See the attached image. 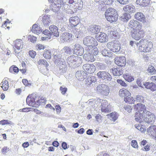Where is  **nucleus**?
I'll list each match as a JSON object with an SVG mask.
<instances>
[{"mask_svg": "<svg viewBox=\"0 0 156 156\" xmlns=\"http://www.w3.org/2000/svg\"><path fill=\"white\" fill-rule=\"evenodd\" d=\"M80 23V19L77 16L70 17L69 19V24L72 28L76 26Z\"/></svg>", "mask_w": 156, "mask_h": 156, "instance_id": "nucleus-13", "label": "nucleus"}, {"mask_svg": "<svg viewBox=\"0 0 156 156\" xmlns=\"http://www.w3.org/2000/svg\"><path fill=\"white\" fill-rule=\"evenodd\" d=\"M112 73L115 76H119L122 73L118 68H113L112 69Z\"/></svg>", "mask_w": 156, "mask_h": 156, "instance_id": "nucleus-42", "label": "nucleus"}, {"mask_svg": "<svg viewBox=\"0 0 156 156\" xmlns=\"http://www.w3.org/2000/svg\"><path fill=\"white\" fill-rule=\"evenodd\" d=\"M100 28L99 26L96 25H92L90 27L89 30L92 33L95 34H97V32L100 30Z\"/></svg>", "mask_w": 156, "mask_h": 156, "instance_id": "nucleus-34", "label": "nucleus"}, {"mask_svg": "<svg viewBox=\"0 0 156 156\" xmlns=\"http://www.w3.org/2000/svg\"><path fill=\"white\" fill-rule=\"evenodd\" d=\"M145 111L142 112H136L135 113L134 118L135 121L139 123L143 122L144 120V115Z\"/></svg>", "mask_w": 156, "mask_h": 156, "instance_id": "nucleus-14", "label": "nucleus"}, {"mask_svg": "<svg viewBox=\"0 0 156 156\" xmlns=\"http://www.w3.org/2000/svg\"><path fill=\"white\" fill-rule=\"evenodd\" d=\"M149 0H136V3L141 6H146L149 4Z\"/></svg>", "mask_w": 156, "mask_h": 156, "instance_id": "nucleus-32", "label": "nucleus"}, {"mask_svg": "<svg viewBox=\"0 0 156 156\" xmlns=\"http://www.w3.org/2000/svg\"><path fill=\"white\" fill-rule=\"evenodd\" d=\"M31 108H25L20 110V111L21 112H28L32 111Z\"/></svg>", "mask_w": 156, "mask_h": 156, "instance_id": "nucleus-58", "label": "nucleus"}, {"mask_svg": "<svg viewBox=\"0 0 156 156\" xmlns=\"http://www.w3.org/2000/svg\"><path fill=\"white\" fill-rule=\"evenodd\" d=\"M130 34L133 38L136 40H139L144 37L145 32L142 28H133L130 31Z\"/></svg>", "mask_w": 156, "mask_h": 156, "instance_id": "nucleus-3", "label": "nucleus"}, {"mask_svg": "<svg viewBox=\"0 0 156 156\" xmlns=\"http://www.w3.org/2000/svg\"><path fill=\"white\" fill-rule=\"evenodd\" d=\"M106 19L111 23L116 22L118 20V15L116 11L112 8H109L105 13Z\"/></svg>", "mask_w": 156, "mask_h": 156, "instance_id": "nucleus-2", "label": "nucleus"}, {"mask_svg": "<svg viewBox=\"0 0 156 156\" xmlns=\"http://www.w3.org/2000/svg\"><path fill=\"white\" fill-rule=\"evenodd\" d=\"M36 38L34 36L29 35L28 36V40L31 42L34 43L36 41Z\"/></svg>", "mask_w": 156, "mask_h": 156, "instance_id": "nucleus-61", "label": "nucleus"}, {"mask_svg": "<svg viewBox=\"0 0 156 156\" xmlns=\"http://www.w3.org/2000/svg\"><path fill=\"white\" fill-rule=\"evenodd\" d=\"M9 71L11 73H18L19 71V69L15 66L13 65L10 67Z\"/></svg>", "mask_w": 156, "mask_h": 156, "instance_id": "nucleus-49", "label": "nucleus"}, {"mask_svg": "<svg viewBox=\"0 0 156 156\" xmlns=\"http://www.w3.org/2000/svg\"><path fill=\"white\" fill-rule=\"evenodd\" d=\"M69 59L71 63L76 66L79 64L82 60L81 58L78 56H72L70 57Z\"/></svg>", "mask_w": 156, "mask_h": 156, "instance_id": "nucleus-23", "label": "nucleus"}, {"mask_svg": "<svg viewBox=\"0 0 156 156\" xmlns=\"http://www.w3.org/2000/svg\"><path fill=\"white\" fill-rule=\"evenodd\" d=\"M133 108L136 112H143L145 110L146 106L144 105L139 103L133 105Z\"/></svg>", "mask_w": 156, "mask_h": 156, "instance_id": "nucleus-21", "label": "nucleus"}, {"mask_svg": "<svg viewBox=\"0 0 156 156\" xmlns=\"http://www.w3.org/2000/svg\"><path fill=\"white\" fill-rule=\"evenodd\" d=\"M119 95L122 98L124 97V98L127 96H130L131 95V94L126 89L122 88L120 89L119 91Z\"/></svg>", "mask_w": 156, "mask_h": 156, "instance_id": "nucleus-22", "label": "nucleus"}, {"mask_svg": "<svg viewBox=\"0 0 156 156\" xmlns=\"http://www.w3.org/2000/svg\"><path fill=\"white\" fill-rule=\"evenodd\" d=\"M115 62L118 66L124 67L126 64V59L124 56L117 57L115 58Z\"/></svg>", "mask_w": 156, "mask_h": 156, "instance_id": "nucleus-10", "label": "nucleus"}, {"mask_svg": "<svg viewBox=\"0 0 156 156\" xmlns=\"http://www.w3.org/2000/svg\"><path fill=\"white\" fill-rule=\"evenodd\" d=\"M39 29L40 28L37 25L34 24L33 25L32 28L31 29V31L34 34H37L39 33Z\"/></svg>", "mask_w": 156, "mask_h": 156, "instance_id": "nucleus-44", "label": "nucleus"}, {"mask_svg": "<svg viewBox=\"0 0 156 156\" xmlns=\"http://www.w3.org/2000/svg\"><path fill=\"white\" fill-rule=\"evenodd\" d=\"M135 18L137 20L143 23L146 22V19L144 15L142 12H137L135 15Z\"/></svg>", "mask_w": 156, "mask_h": 156, "instance_id": "nucleus-27", "label": "nucleus"}, {"mask_svg": "<svg viewBox=\"0 0 156 156\" xmlns=\"http://www.w3.org/2000/svg\"><path fill=\"white\" fill-rule=\"evenodd\" d=\"M108 116H109L111 118L110 120L114 122L116 120L118 117L119 115L117 112H114L107 115Z\"/></svg>", "mask_w": 156, "mask_h": 156, "instance_id": "nucleus-37", "label": "nucleus"}, {"mask_svg": "<svg viewBox=\"0 0 156 156\" xmlns=\"http://www.w3.org/2000/svg\"><path fill=\"white\" fill-rule=\"evenodd\" d=\"M122 77L126 81L129 82H131L134 80L133 76H132L131 74L126 73L122 75Z\"/></svg>", "mask_w": 156, "mask_h": 156, "instance_id": "nucleus-31", "label": "nucleus"}, {"mask_svg": "<svg viewBox=\"0 0 156 156\" xmlns=\"http://www.w3.org/2000/svg\"><path fill=\"white\" fill-rule=\"evenodd\" d=\"M101 53L103 55L105 56L110 57L112 55V53L105 49H104L101 51Z\"/></svg>", "mask_w": 156, "mask_h": 156, "instance_id": "nucleus-47", "label": "nucleus"}, {"mask_svg": "<svg viewBox=\"0 0 156 156\" xmlns=\"http://www.w3.org/2000/svg\"><path fill=\"white\" fill-rule=\"evenodd\" d=\"M50 20L49 16L47 15L44 16L42 18V21L44 26H47L50 23Z\"/></svg>", "mask_w": 156, "mask_h": 156, "instance_id": "nucleus-45", "label": "nucleus"}, {"mask_svg": "<svg viewBox=\"0 0 156 156\" xmlns=\"http://www.w3.org/2000/svg\"><path fill=\"white\" fill-rule=\"evenodd\" d=\"M87 52H90L93 56L97 55L98 53V49L96 46L87 47Z\"/></svg>", "mask_w": 156, "mask_h": 156, "instance_id": "nucleus-26", "label": "nucleus"}, {"mask_svg": "<svg viewBox=\"0 0 156 156\" xmlns=\"http://www.w3.org/2000/svg\"><path fill=\"white\" fill-rule=\"evenodd\" d=\"M97 90L103 96L108 95L110 92L108 87L104 84L98 85L97 87Z\"/></svg>", "mask_w": 156, "mask_h": 156, "instance_id": "nucleus-5", "label": "nucleus"}, {"mask_svg": "<svg viewBox=\"0 0 156 156\" xmlns=\"http://www.w3.org/2000/svg\"><path fill=\"white\" fill-rule=\"evenodd\" d=\"M46 101V100L45 98L43 97L38 98V100L36 101L37 104L39 105L41 104L42 103H45Z\"/></svg>", "mask_w": 156, "mask_h": 156, "instance_id": "nucleus-52", "label": "nucleus"}, {"mask_svg": "<svg viewBox=\"0 0 156 156\" xmlns=\"http://www.w3.org/2000/svg\"><path fill=\"white\" fill-rule=\"evenodd\" d=\"M83 68L86 73L91 74L94 73L96 69L95 66L93 64H86L83 66Z\"/></svg>", "mask_w": 156, "mask_h": 156, "instance_id": "nucleus-8", "label": "nucleus"}, {"mask_svg": "<svg viewBox=\"0 0 156 156\" xmlns=\"http://www.w3.org/2000/svg\"><path fill=\"white\" fill-rule=\"evenodd\" d=\"M135 126L136 128L141 132H144L146 130L144 126L141 124L136 125Z\"/></svg>", "mask_w": 156, "mask_h": 156, "instance_id": "nucleus-53", "label": "nucleus"}, {"mask_svg": "<svg viewBox=\"0 0 156 156\" xmlns=\"http://www.w3.org/2000/svg\"><path fill=\"white\" fill-rule=\"evenodd\" d=\"M72 35L67 32L63 33L60 37V40L63 41H67L72 40Z\"/></svg>", "mask_w": 156, "mask_h": 156, "instance_id": "nucleus-20", "label": "nucleus"}, {"mask_svg": "<svg viewBox=\"0 0 156 156\" xmlns=\"http://www.w3.org/2000/svg\"><path fill=\"white\" fill-rule=\"evenodd\" d=\"M123 108L128 113H131L133 110L132 106L129 105H125Z\"/></svg>", "mask_w": 156, "mask_h": 156, "instance_id": "nucleus-51", "label": "nucleus"}, {"mask_svg": "<svg viewBox=\"0 0 156 156\" xmlns=\"http://www.w3.org/2000/svg\"><path fill=\"white\" fill-rule=\"evenodd\" d=\"M2 86H1L3 90L4 91L7 90L9 88L8 82L7 80L3 81L2 82Z\"/></svg>", "mask_w": 156, "mask_h": 156, "instance_id": "nucleus-46", "label": "nucleus"}, {"mask_svg": "<svg viewBox=\"0 0 156 156\" xmlns=\"http://www.w3.org/2000/svg\"><path fill=\"white\" fill-rule=\"evenodd\" d=\"M23 42L21 39H17L15 41L14 45L15 52L16 54L19 53L23 47Z\"/></svg>", "mask_w": 156, "mask_h": 156, "instance_id": "nucleus-12", "label": "nucleus"}, {"mask_svg": "<svg viewBox=\"0 0 156 156\" xmlns=\"http://www.w3.org/2000/svg\"><path fill=\"white\" fill-rule=\"evenodd\" d=\"M74 5V8L76 10H80L83 8V2L81 0H75Z\"/></svg>", "mask_w": 156, "mask_h": 156, "instance_id": "nucleus-33", "label": "nucleus"}, {"mask_svg": "<svg viewBox=\"0 0 156 156\" xmlns=\"http://www.w3.org/2000/svg\"><path fill=\"white\" fill-rule=\"evenodd\" d=\"M51 52L50 49H45L43 54V56L46 59H50L51 58Z\"/></svg>", "mask_w": 156, "mask_h": 156, "instance_id": "nucleus-40", "label": "nucleus"}, {"mask_svg": "<svg viewBox=\"0 0 156 156\" xmlns=\"http://www.w3.org/2000/svg\"><path fill=\"white\" fill-rule=\"evenodd\" d=\"M131 18L129 14L126 12L124 13L120 17L121 20L124 22H127Z\"/></svg>", "mask_w": 156, "mask_h": 156, "instance_id": "nucleus-38", "label": "nucleus"}, {"mask_svg": "<svg viewBox=\"0 0 156 156\" xmlns=\"http://www.w3.org/2000/svg\"><path fill=\"white\" fill-rule=\"evenodd\" d=\"M96 81V78L94 76H88L86 80V84L89 85L93 83H95Z\"/></svg>", "mask_w": 156, "mask_h": 156, "instance_id": "nucleus-41", "label": "nucleus"}, {"mask_svg": "<svg viewBox=\"0 0 156 156\" xmlns=\"http://www.w3.org/2000/svg\"><path fill=\"white\" fill-rule=\"evenodd\" d=\"M22 82L23 84L26 86H29L31 85V83H30V82H28L27 79H23Z\"/></svg>", "mask_w": 156, "mask_h": 156, "instance_id": "nucleus-59", "label": "nucleus"}, {"mask_svg": "<svg viewBox=\"0 0 156 156\" xmlns=\"http://www.w3.org/2000/svg\"><path fill=\"white\" fill-rule=\"evenodd\" d=\"M124 101L126 103L130 104H133L135 103V100L133 97L127 96L124 98Z\"/></svg>", "mask_w": 156, "mask_h": 156, "instance_id": "nucleus-36", "label": "nucleus"}, {"mask_svg": "<svg viewBox=\"0 0 156 156\" xmlns=\"http://www.w3.org/2000/svg\"><path fill=\"white\" fill-rule=\"evenodd\" d=\"M144 85L146 88L152 91H154L156 90V85L153 82H146L144 84Z\"/></svg>", "mask_w": 156, "mask_h": 156, "instance_id": "nucleus-29", "label": "nucleus"}, {"mask_svg": "<svg viewBox=\"0 0 156 156\" xmlns=\"http://www.w3.org/2000/svg\"><path fill=\"white\" fill-rule=\"evenodd\" d=\"M29 54L30 57L32 58H34L36 55V52L33 50H30L29 51Z\"/></svg>", "mask_w": 156, "mask_h": 156, "instance_id": "nucleus-62", "label": "nucleus"}, {"mask_svg": "<svg viewBox=\"0 0 156 156\" xmlns=\"http://www.w3.org/2000/svg\"><path fill=\"white\" fill-rule=\"evenodd\" d=\"M144 115V121L147 123H152L155 119V116L154 114L148 111H145Z\"/></svg>", "mask_w": 156, "mask_h": 156, "instance_id": "nucleus-7", "label": "nucleus"}, {"mask_svg": "<svg viewBox=\"0 0 156 156\" xmlns=\"http://www.w3.org/2000/svg\"><path fill=\"white\" fill-rule=\"evenodd\" d=\"M84 52V49L83 47L79 44H76L74 50V53L77 55H82Z\"/></svg>", "mask_w": 156, "mask_h": 156, "instance_id": "nucleus-17", "label": "nucleus"}, {"mask_svg": "<svg viewBox=\"0 0 156 156\" xmlns=\"http://www.w3.org/2000/svg\"><path fill=\"white\" fill-rule=\"evenodd\" d=\"M147 132L149 135L156 140V126H151L147 129Z\"/></svg>", "mask_w": 156, "mask_h": 156, "instance_id": "nucleus-15", "label": "nucleus"}, {"mask_svg": "<svg viewBox=\"0 0 156 156\" xmlns=\"http://www.w3.org/2000/svg\"><path fill=\"white\" fill-rule=\"evenodd\" d=\"M51 35H53L54 36L58 37L59 36V33L58 32V28L55 26L52 25L50 26L49 28Z\"/></svg>", "mask_w": 156, "mask_h": 156, "instance_id": "nucleus-28", "label": "nucleus"}, {"mask_svg": "<svg viewBox=\"0 0 156 156\" xmlns=\"http://www.w3.org/2000/svg\"><path fill=\"white\" fill-rule=\"evenodd\" d=\"M107 46L110 50L113 52H118L120 49L119 41L115 40L108 43Z\"/></svg>", "mask_w": 156, "mask_h": 156, "instance_id": "nucleus-4", "label": "nucleus"}, {"mask_svg": "<svg viewBox=\"0 0 156 156\" xmlns=\"http://www.w3.org/2000/svg\"><path fill=\"white\" fill-rule=\"evenodd\" d=\"M113 0H104L101 4V10H104L107 8L106 5H110L112 3Z\"/></svg>", "mask_w": 156, "mask_h": 156, "instance_id": "nucleus-39", "label": "nucleus"}, {"mask_svg": "<svg viewBox=\"0 0 156 156\" xmlns=\"http://www.w3.org/2000/svg\"><path fill=\"white\" fill-rule=\"evenodd\" d=\"M85 54L83 55V58L86 61L88 62H93L95 60L94 56L90 52Z\"/></svg>", "mask_w": 156, "mask_h": 156, "instance_id": "nucleus-30", "label": "nucleus"}, {"mask_svg": "<svg viewBox=\"0 0 156 156\" xmlns=\"http://www.w3.org/2000/svg\"><path fill=\"white\" fill-rule=\"evenodd\" d=\"M135 101L138 102L143 103L144 100V97L140 95H137L135 98Z\"/></svg>", "mask_w": 156, "mask_h": 156, "instance_id": "nucleus-48", "label": "nucleus"}, {"mask_svg": "<svg viewBox=\"0 0 156 156\" xmlns=\"http://www.w3.org/2000/svg\"><path fill=\"white\" fill-rule=\"evenodd\" d=\"M147 71L151 75H153L156 74V69L152 66H149L147 69Z\"/></svg>", "mask_w": 156, "mask_h": 156, "instance_id": "nucleus-43", "label": "nucleus"}, {"mask_svg": "<svg viewBox=\"0 0 156 156\" xmlns=\"http://www.w3.org/2000/svg\"><path fill=\"white\" fill-rule=\"evenodd\" d=\"M109 35L110 37L112 39H117L119 38V35L116 30L111 31Z\"/></svg>", "mask_w": 156, "mask_h": 156, "instance_id": "nucleus-35", "label": "nucleus"}, {"mask_svg": "<svg viewBox=\"0 0 156 156\" xmlns=\"http://www.w3.org/2000/svg\"><path fill=\"white\" fill-rule=\"evenodd\" d=\"M35 48L37 50H41V49H44L45 48V46L43 45L39 44L36 45Z\"/></svg>", "mask_w": 156, "mask_h": 156, "instance_id": "nucleus-57", "label": "nucleus"}, {"mask_svg": "<svg viewBox=\"0 0 156 156\" xmlns=\"http://www.w3.org/2000/svg\"><path fill=\"white\" fill-rule=\"evenodd\" d=\"M117 82L122 86L124 87H126L127 85V84L124 81L121 79H117Z\"/></svg>", "mask_w": 156, "mask_h": 156, "instance_id": "nucleus-56", "label": "nucleus"}, {"mask_svg": "<svg viewBox=\"0 0 156 156\" xmlns=\"http://www.w3.org/2000/svg\"><path fill=\"white\" fill-rule=\"evenodd\" d=\"M124 11L128 14H132L135 12V6L132 5H125L123 8Z\"/></svg>", "mask_w": 156, "mask_h": 156, "instance_id": "nucleus-19", "label": "nucleus"}, {"mask_svg": "<svg viewBox=\"0 0 156 156\" xmlns=\"http://www.w3.org/2000/svg\"><path fill=\"white\" fill-rule=\"evenodd\" d=\"M139 46L138 50L140 52H148L151 51L153 47V44L146 39H141L137 44Z\"/></svg>", "mask_w": 156, "mask_h": 156, "instance_id": "nucleus-1", "label": "nucleus"}, {"mask_svg": "<svg viewBox=\"0 0 156 156\" xmlns=\"http://www.w3.org/2000/svg\"><path fill=\"white\" fill-rule=\"evenodd\" d=\"M75 75L76 78L78 80L82 81L86 77V73L84 71H78L76 73Z\"/></svg>", "mask_w": 156, "mask_h": 156, "instance_id": "nucleus-25", "label": "nucleus"}, {"mask_svg": "<svg viewBox=\"0 0 156 156\" xmlns=\"http://www.w3.org/2000/svg\"><path fill=\"white\" fill-rule=\"evenodd\" d=\"M37 96L36 94H33L28 95L26 101L29 104H31V103H35L37 100ZM32 104V103H31Z\"/></svg>", "mask_w": 156, "mask_h": 156, "instance_id": "nucleus-24", "label": "nucleus"}, {"mask_svg": "<svg viewBox=\"0 0 156 156\" xmlns=\"http://www.w3.org/2000/svg\"><path fill=\"white\" fill-rule=\"evenodd\" d=\"M97 41L101 43H105L108 41V37L107 34L104 32H100L96 35L95 37Z\"/></svg>", "mask_w": 156, "mask_h": 156, "instance_id": "nucleus-11", "label": "nucleus"}, {"mask_svg": "<svg viewBox=\"0 0 156 156\" xmlns=\"http://www.w3.org/2000/svg\"><path fill=\"white\" fill-rule=\"evenodd\" d=\"M10 23V21L8 19H7L5 21L4 23L2 24L1 27L5 29V27H6L8 29H9L10 28V27L9 25Z\"/></svg>", "mask_w": 156, "mask_h": 156, "instance_id": "nucleus-54", "label": "nucleus"}, {"mask_svg": "<svg viewBox=\"0 0 156 156\" xmlns=\"http://www.w3.org/2000/svg\"><path fill=\"white\" fill-rule=\"evenodd\" d=\"M43 33L47 37H49L51 38V33L48 30H45L43 31Z\"/></svg>", "mask_w": 156, "mask_h": 156, "instance_id": "nucleus-64", "label": "nucleus"}, {"mask_svg": "<svg viewBox=\"0 0 156 156\" xmlns=\"http://www.w3.org/2000/svg\"><path fill=\"white\" fill-rule=\"evenodd\" d=\"M83 44L87 47L97 46L98 43L96 39L94 37L89 36L87 37L84 39Z\"/></svg>", "mask_w": 156, "mask_h": 156, "instance_id": "nucleus-6", "label": "nucleus"}, {"mask_svg": "<svg viewBox=\"0 0 156 156\" xmlns=\"http://www.w3.org/2000/svg\"><path fill=\"white\" fill-rule=\"evenodd\" d=\"M128 26L129 27L133 28L138 29L142 28L141 24L137 21L134 20H132L130 21Z\"/></svg>", "mask_w": 156, "mask_h": 156, "instance_id": "nucleus-18", "label": "nucleus"}, {"mask_svg": "<svg viewBox=\"0 0 156 156\" xmlns=\"http://www.w3.org/2000/svg\"><path fill=\"white\" fill-rule=\"evenodd\" d=\"M150 146L149 144H147L145 147L142 148V150L144 151H148L150 150Z\"/></svg>", "mask_w": 156, "mask_h": 156, "instance_id": "nucleus-63", "label": "nucleus"}, {"mask_svg": "<svg viewBox=\"0 0 156 156\" xmlns=\"http://www.w3.org/2000/svg\"><path fill=\"white\" fill-rule=\"evenodd\" d=\"M12 123L11 121L8 120H3L0 121V125H10Z\"/></svg>", "mask_w": 156, "mask_h": 156, "instance_id": "nucleus-55", "label": "nucleus"}, {"mask_svg": "<svg viewBox=\"0 0 156 156\" xmlns=\"http://www.w3.org/2000/svg\"><path fill=\"white\" fill-rule=\"evenodd\" d=\"M60 90L62 94L64 95L67 90L66 87H63L62 86L60 87Z\"/></svg>", "mask_w": 156, "mask_h": 156, "instance_id": "nucleus-60", "label": "nucleus"}, {"mask_svg": "<svg viewBox=\"0 0 156 156\" xmlns=\"http://www.w3.org/2000/svg\"><path fill=\"white\" fill-rule=\"evenodd\" d=\"M97 75L99 78L105 80V81H110L112 79L111 75L105 71H100L97 73Z\"/></svg>", "mask_w": 156, "mask_h": 156, "instance_id": "nucleus-9", "label": "nucleus"}, {"mask_svg": "<svg viewBox=\"0 0 156 156\" xmlns=\"http://www.w3.org/2000/svg\"><path fill=\"white\" fill-rule=\"evenodd\" d=\"M101 103V110L102 112H109L111 111L109 106L108 105V101L106 100H102Z\"/></svg>", "mask_w": 156, "mask_h": 156, "instance_id": "nucleus-16", "label": "nucleus"}, {"mask_svg": "<svg viewBox=\"0 0 156 156\" xmlns=\"http://www.w3.org/2000/svg\"><path fill=\"white\" fill-rule=\"evenodd\" d=\"M37 64L38 65H43L46 67H47L49 64L46 60L43 59H40L37 61Z\"/></svg>", "mask_w": 156, "mask_h": 156, "instance_id": "nucleus-50", "label": "nucleus"}]
</instances>
